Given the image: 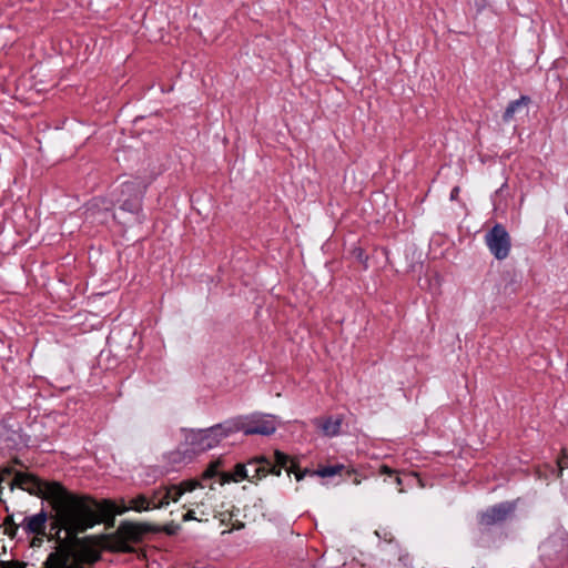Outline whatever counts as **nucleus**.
<instances>
[{
	"label": "nucleus",
	"instance_id": "6",
	"mask_svg": "<svg viewBox=\"0 0 568 568\" xmlns=\"http://www.w3.org/2000/svg\"><path fill=\"white\" fill-rule=\"evenodd\" d=\"M146 184L141 181H128L122 184L121 197L118 200L120 209L124 212L135 214L136 221H140L139 213L142 207V197Z\"/></svg>",
	"mask_w": 568,
	"mask_h": 568
},
{
	"label": "nucleus",
	"instance_id": "15",
	"mask_svg": "<svg viewBox=\"0 0 568 568\" xmlns=\"http://www.w3.org/2000/svg\"><path fill=\"white\" fill-rule=\"evenodd\" d=\"M529 103L530 98L528 95H521L519 99L510 101L503 114L504 121L509 122L520 108L527 106Z\"/></svg>",
	"mask_w": 568,
	"mask_h": 568
},
{
	"label": "nucleus",
	"instance_id": "12",
	"mask_svg": "<svg viewBox=\"0 0 568 568\" xmlns=\"http://www.w3.org/2000/svg\"><path fill=\"white\" fill-rule=\"evenodd\" d=\"M196 488H202V484L197 479H189L182 481L180 485H172L170 487H166V489H172V494L169 497V503L178 501L184 493L193 491Z\"/></svg>",
	"mask_w": 568,
	"mask_h": 568
},
{
	"label": "nucleus",
	"instance_id": "9",
	"mask_svg": "<svg viewBox=\"0 0 568 568\" xmlns=\"http://www.w3.org/2000/svg\"><path fill=\"white\" fill-rule=\"evenodd\" d=\"M514 505L508 501L494 505L480 515V524L485 526L500 524L514 511Z\"/></svg>",
	"mask_w": 568,
	"mask_h": 568
},
{
	"label": "nucleus",
	"instance_id": "5",
	"mask_svg": "<svg viewBox=\"0 0 568 568\" xmlns=\"http://www.w3.org/2000/svg\"><path fill=\"white\" fill-rule=\"evenodd\" d=\"M485 244L490 254L498 261L508 257L511 250V237L506 227L496 223L486 234Z\"/></svg>",
	"mask_w": 568,
	"mask_h": 568
},
{
	"label": "nucleus",
	"instance_id": "16",
	"mask_svg": "<svg viewBox=\"0 0 568 568\" xmlns=\"http://www.w3.org/2000/svg\"><path fill=\"white\" fill-rule=\"evenodd\" d=\"M375 535L379 539L378 547L381 548L382 551H387L388 552L389 549H392V547L396 544L394 541L392 532L389 530H387V529L376 530Z\"/></svg>",
	"mask_w": 568,
	"mask_h": 568
},
{
	"label": "nucleus",
	"instance_id": "31",
	"mask_svg": "<svg viewBox=\"0 0 568 568\" xmlns=\"http://www.w3.org/2000/svg\"><path fill=\"white\" fill-rule=\"evenodd\" d=\"M558 465L560 467V470H562L564 466H562V462L561 460H558Z\"/></svg>",
	"mask_w": 568,
	"mask_h": 568
},
{
	"label": "nucleus",
	"instance_id": "25",
	"mask_svg": "<svg viewBox=\"0 0 568 568\" xmlns=\"http://www.w3.org/2000/svg\"><path fill=\"white\" fill-rule=\"evenodd\" d=\"M183 520H184V521H189V520H202V519L196 517V515H195V510H194V509H189V510L183 515Z\"/></svg>",
	"mask_w": 568,
	"mask_h": 568
},
{
	"label": "nucleus",
	"instance_id": "11",
	"mask_svg": "<svg viewBox=\"0 0 568 568\" xmlns=\"http://www.w3.org/2000/svg\"><path fill=\"white\" fill-rule=\"evenodd\" d=\"M343 417L341 415L328 416L318 422L317 426L325 436L334 437L341 432Z\"/></svg>",
	"mask_w": 568,
	"mask_h": 568
},
{
	"label": "nucleus",
	"instance_id": "27",
	"mask_svg": "<svg viewBox=\"0 0 568 568\" xmlns=\"http://www.w3.org/2000/svg\"><path fill=\"white\" fill-rule=\"evenodd\" d=\"M381 474H385V475H393L394 474V470L392 468H389L388 466L386 465H383L381 467Z\"/></svg>",
	"mask_w": 568,
	"mask_h": 568
},
{
	"label": "nucleus",
	"instance_id": "24",
	"mask_svg": "<svg viewBox=\"0 0 568 568\" xmlns=\"http://www.w3.org/2000/svg\"><path fill=\"white\" fill-rule=\"evenodd\" d=\"M354 253L356 254V257L358 258V261L364 264V267L367 268V260H368V257L364 254L363 250L362 248H356L354 251Z\"/></svg>",
	"mask_w": 568,
	"mask_h": 568
},
{
	"label": "nucleus",
	"instance_id": "23",
	"mask_svg": "<svg viewBox=\"0 0 568 568\" xmlns=\"http://www.w3.org/2000/svg\"><path fill=\"white\" fill-rule=\"evenodd\" d=\"M100 202H101V204L103 205V209H104L105 211H109V209H110V207L104 205V204H105V201H104V200H98V199H95V200L92 202L91 206L88 209V212H90V215H91V216H93V215H94V209H95V207H97V209H98V207H100Z\"/></svg>",
	"mask_w": 568,
	"mask_h": 568
},
{
	"label": "nucleus",
	"instance_id": "4",
	"mask_svg": "<svg viewBox=\"0 0 568 568\" xmlns=\"http://www.w3.org/2000/svg\"><path fill=\"white\" fill-rule=\"evenodd\" d=\"M540 559L548 568H556L568 560V536L556 534L539 546Z\"/></svg>",
	"mask_w": 568,
	"mask_h": 568
},
{
	"label": "nucleus",
	"instance_id": "30",
	"mask_svg": "<svg viewBox=\"0 0 568 568\" xmlns=\"http://www.w3.org/2000/svg\"><path fill=\"white\" fill-rule=\"evenodd\" d=\"M395 481H396L397 485L402 484V480H400V478L398 476H396Z\"/></svg>",
	"mask_w": 568,
	"mask_h": 568
},
{
	"label": "nucleus",
	"instance_id": "8",
	"mask_svg": "<svg viewBox=\"0 0 568 568\" xmlns=\"http://www.w3.org/2000/svg\"><path fill=\"white\" fill-rule=\"evenodd\" d=\"M49 516L43 509L38 514L24 516L20 526L27 535L44 537Z\"/></svg>",
	"mask_w": 568,
	"mask_h": 568
},
{
	"label": "nucleus",
	"instance_id": "13",
	"mask_svg": "<svg viewBox=\"0 0 568 568\" xmlns=\"http://www.w3.org/2000/svg\"><path fill=\"white\" fill-rule=\"evenodd\" d=\"M95 505H97V516H98V521L95 524H99L100 520H101V513L103 511H109V513H112L113 515H123L124 513L131 510L130 509V506H126L124 500H121L120 504H115V503H105V507H102L99 505L98 501H95L94 499H92Z\"/></svg>",
	"mask_w": 568,
	"mask_h": 568
},
{
	"label": "nucleus",
	"instance_id": "17",
	"mask_svg": "<svg viewBox=\"0 0 568 568\" xmlns=\"http://www.w3.org/2000/svg\"><path fill=\"white\" fill-rule=\"evenodd\" d=\"M130 509L142 513L151 509V501L144 495H138L130 500Z\"/></svg>",
	"mask_w": 568,
	"mask_h": 568
},
{
	"label": "nucleus",
	"instance_id": "1",
	"mask_svg": "<svg viewBox=\"0 0 568 568\" xmlns=\"http://www.w3.org/2000/svg\"><path fill=\"white\" fill-rule=\"evenodd\" d=\"M10 486L11 489L18 487L49 501L54 511L51 529L57 534L64 530L67 537L74 538L92 528L99 519L92 498L71 494L59 483L43 481L31 474L19 471Z\"/></svg>",
	"mask_w": 568,
	"mask_h": 568
},
{
	"label": "nucleus",
	"instance_id": "18",
	"mask_svg": "<svg viewBox=\"0 0 568 568\" xmlns=\"http://www.w3.org/2000/svg\"><path fill=\"white\" fill-rule=\"evenodd\" d=\"M247 476L248 475L246 474L245 465L243 464H237L232 474H222L223 481H240L242 479H247Z\"/></svg>",
	"mask_w": 568,
	"mask_h": 568
},
{
	"label": "nucleus",
	"instance_id": "29",
	"mask_svg": "<svg viewBox=\"0 0 568 568\" xmlns=\"http://www.w3.org/2000/svg\"><path fill=\"white\" fill-rule=\"evenodd\" d=\"M201 516H207L209 515V511L206 509H203L200 511Z\"/></svg>",
	"mask_w": 568,
	"mask_h": 568
},
{
	"label": "nucleus",
	"instance_id": "19",
	"mask_svg": "<svg viewBox=\"0 0 568 568\" xmlns=\"http://www.w3.org/2000/svg\"><path fill=\"white\" fill-rule=\"evenodd\" d=\"M388 555L397 556V560L403 567L408 568L412 566V559L408 552L404 551L398 544H395L389 549Z\"/></svg>",
	"mask_w": 568,
	"mask_h": 568
},
{
	"label": "nucleus",
	"instance_id": "3",
	"mask_svg": "<svg viewBox=\"0 0 568 568\" xmlns=\"http://www.w3.org/2000/svg\"><path fill=\"white\" fill-rule=\"evenodd\" d=\"M229 419L205 429H190L185 433V443L194 454L216 447L223 438L229 437Z\"/></svg>",
	"mask_w": 568,
	"mask_h": 568
},
{
	"label": "nucleus",
	"instance_id": "7",
	"mask_svg": "<svg viewBox=\"0 0 568 568\" xmlns=\"http://www.w3.org/2000/svg\"><path fill=\"white\" fill-rule=\"evenodd\" d=\"M276 463L265 457H258L250 460L245 465V470L248 480L262 479L267 475L272 474L276 477L281 475V468L284 466V453L276 450L275 453Z\"/></svg>",
	"mask_w": 568,
	"mask_h": 568
},
{
	"label": "nucleus",
	"instance_id": "14",
	"mask_svg": "<svg viewBox=\"0 0 568 568\" xmlns=\"http://www.w3.org/2000/svg\"><path fill=\"white\" fill-rule=\"evenodd\" d=\"M172 494V489H166V486L155 489L149 499L151 501V508H165L169 506V497Z\"/></svg>",
	"mask_w": 568,
	"mask_h": 568
},
{
	"label": "nucleus",
	"instance_id": "10",
	"mask_svg": "<svg viewBox=\"0 0 568 568\" xmlns=\"http://www.w3.org/2000/svg\"><path fill=\"white\" fill-rule=\"evenodd\" d=\"M343 469H344L343 464H335V465L324 466V467H321L315 470L304 469L303 471H296L295 477H296L297 481L302 480L306 476L326 478V477H333V476L339 474Z\"/></svg>",
	"mask_w": 568,
	"mask_h": 568
},
{
	"label": "nucleus",
	"instance_id": "2",
	"mask_svg": "<svg viewBox=\"0 0 568 568\" xmlns=\"http://www.w3.org/2000/svg\"><path fill=\"white\" fill-rule=\"evenodd\" d=\"M278 425V417L262 413H253L229 419L231 434L243 432L245 435L268 436L275 433Z\"/></svg>",
	"mask_w": 568,
	"mask_h": 568
},
{
	"label": "nucleus",
	"instance_id": "20",
	"mask_svg": "<svg viewBox=\"0 0 568 568\" xmlns=\"http://www.w3.org/2000/svg\"><path fill=\"white\" fill-rule=\"evenodd\" d=\"M4 526H6V528H4L6 534L11 538H14L18 529L21 528L20 523L19 524L14 523L12 516H9L6 518Z\"/></svg>",
	"mask_w": 568,
	"mask_h": 568
},
{
	"label": "nucleus",
	"instance_id": "26",
	"mask_svg": "<svg viewBox=\"0 0 568 568\" xmlns=\"http://www.w3.org/2000/svg\"><path fill=\"white\" fill-rule=\"evenodd\" d=\"M460 189L458 186L453 187L450 192V200H456L459 195Z\"/></svg>",
	"mask_w": 568,
	"mask_h": 568
},
{
	"label": "nucleus",
	"instance_id": "22",
	"mask_svg": "<svg viewBox=\"0 0 568 568\" xmlns=\"http://www.w3.org/2000/svg\"><path fill=\"white\" fill-rule=\"evenodd\" d=\"M121 530L125 536H128L132 539L138 538V536H139V531H138L136 527L131 524L123 525L121 527Z\"/></svg>",
	"mask_w": 568,
	"mask_h": 568
},
{
	"label": "nucleus",
	"instance_id": "28",
	"mask_svg": "<svg viewBox=\"0 0 568 568\" xmlns=\"http://www.w3.org/2000/svg\"><path fill=\"white\" fill-rule=\"evenodd\" d=\"M562 494H564L565 499L568 501V486L564 488Z\"/></svg>",
	"mask_w": 568,
	"mask_h": 568
},
{
	"label": "nucleus",
	"instance_id": "21",
	"mask_svg": "<svg viewBox=\"0 0 568 568\" xmlns=\"http://www.w3.org/2000/svg\"><path fill=\"white\" fill-rule=\"evenodd\" d=\"M220 460L212 462L209 467L204 470L203 479H210L219 474Z\"/></svg>",
	"mask_w": 568,
	"mask_h": 568
},
{
	"label": "nucleus",
	"instance_id": "32",
	"mask_svg": "<svg viewBox=\"0 0 568 568\" xmlns=\"http://www.w3.org/2000/svg\"><path fill=\"white\" fill-rule=\"evenodd\" d=\"M285 473H286V475H290V470H288V468H287V467H286V469H285Z\"/></svg>",
	"mask_w": 568,
	"mask_h": 568
}]
</instances>
